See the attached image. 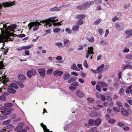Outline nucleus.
<instances>
[{
  "instance_id": "obj_1",
  "label": "nucleus",
  "mask_w": 132,
  "mask_h": 132,
  "mask_svg": "<svg viewBox=\"0 0 132 132\" xmlns=\"http://www.w3.org/2000/svg\"><path fill=\"white\" fill-rule=\"evenodd\" d=\"M40 22L45 23H46V25H44L49 26V27L51 26L52 25V23H51L50 22L49 20H43L40 22L38 21L32 22H30V24L33 25V30L34 31H35L37 30L38 29L39 26L41 25Z\"/></svg>"
},
{
  "instance_id": "obj_2",
  "label": "nucleus",
  "mask_w": 132,
  "mask_h": 132,
  "mask_svg": "<svg viewBox=\"0 0 132 132\" xmlns=\"http://www.w3.org/2000/svg\"><path fill=\"white\" fill-rule=\"evenodd\" d=\"M14 35H16L15 34L13 33H11L9 32L8 31L6 34V36L7 37H8L9 38L7 39H5V37H3L2 38V42L4 43L5 42H7L8 41H12L13 40L12 39L10 38L9 37L11 36H14Z\"/></svg>"
},
{
  "instance_id": "obj_3",
  "label": "nucleus",
  "mask_w": 132,
  "mask_h": 132,
  "mask_svg": "<svg viewBox=\"0 0 132 132\" xmlns=\"http://www.w3.org/2000/svg\"><path fill=\"white\" fill-rule=\"evenodd\" d=\"M27 76L29 78H31L32 76L36 75V72L34 69H32L31 70H29L27 73Z\"/></svg>"
},
{
  "instance_id": "obj_4",
  "label": "nucleus",
  "mask_w": 132,
  "mask_h": 132,
  "mask_svg": "<svg viewBox=\"0 0 132 132\" xmlns=\"http://www.w3.org/2000/svg\"><path fill=\"white\" fill-rule=\"evenodd\" d=\"M46 71V70L44 69L41 68L38 69V72L42 77H45Z\"/></svg>"
},
{
  "instance_id": "obj_5",
  "label": "nucleus",
  "mask_w": 132,
  "mask_h": 132,
  "mask_svg": "<svg viewBox=\"0 0 132 132\" xmlns=\"http://www.w3.org/2000/svg\"><path fill=\"white\" fill-rule=\"evenodd\" d=\"M78 85V83H72L71 86L69 87V89L72 91L76 89Z\"/></svg>"
},
{
  "instance_id": "obj_6",
  "label": "nucleus",
  "mask_w": 132,
  "mask_h": 132,
  "mask_svg": "<svg viewBox=\"0 0 132 132\" xmlns=\"http://www.w3.org/2000/svg\"><path fill=\"white\" fill-rule=\"evenodd\" d=\"M64 7V6L63 5L60 6L58 7L55 6L53 8H51L50 10V12H53L55 11H60L62 8Z\"/></svg>"
},
{
  "instance_id": "obj_7",
  "label": "nucleus",
  "mask_w": 132,
  "mask_h": 132,
  "mask_svg": "<svg viewBox=\"0 0 132 132\" xmlns=\"http://www.w3.org/2000/svg\"><path fill=\"white\" fill-rule=\"evenodd\" d=\"M17 27V25L15 24H13L12 25L6 28V29L7 30H10L11 31H13L14 32L15 30L14 29V28H15Z\"/></svg>"
},
{
  "instance_id": "obj_8",
  "label": "nucleus",
  "mask_w": 132,
  "mask_h": 132,
  "mask_svg": "<svg viewBox=\"0 0 132 132\" xmlns=\"http://www.w3.org/2000/svg\"><path fill=\"white\" fill-rule=\"evenodd\" d=\"M63 44L65 47L67 48L69 47L70 43L68 39H64L63 40Z\"/></svg>"
},
{
  "instance_id": "obj_9",
  "label": "nucleus",
  "mask_w": 132,
  "mask_h": 132,
  "mask_svg": "<svg viewBox=\"0 0 132 132\" xmlns=\"http://www.w3.org/2000/svg\"><path fill=\"white\" fill-rule=\"evenodd\" d=\"M63 73V71L59 70H56L53 72L54 75L56 77L59 76Z\"/></svg>"
},
{
  "instance_id": "obj_10",
  "label": "nucleus",
  "mask_w": 132,
  "mask_h": 132,
  "mask_svg": "<svg viewBox=\"0 0 132 132\" xmlns=\"http://www.w3.org/2000/svg\"><path fill=\"white\" fill-rule=\"evenodd\" d=\"M18 78L19 80L23 82L26 79V77L24 75L20 74L18 75Z\"/></svg>"
},
{
  "instance_id": "obj_11",
  "label": "nucleus",
  "mask_w": 132,
  "mask_h": 132,
  "mask_svg": "<svg viewBox=\"0 0 132 132\" xmlns=\"http://www.w3.org/2000/svg\"><path fill=\"white\" fill-rule=\"evenodd\" d=\"M4 110H5L4 111L2 112L3 115H7L11 114V112L10 111V109H7L6 108H5Z\"/></svg>"
},
{
  "instance_id": "obj_12",
  "label": "nucleus",
  "mask_w": 132,
  "mask_h": 132,
  "mask_svg": "<svg viewBox=\"0 0 132 132\" xmlns=\"http://www.w3.org/2000/svg\"><path fill=\"white\" fill-rule=\"evenodd\" d=\"M121 113L122 115L125 117L129 116V114L127 111L123 108H122L121 110Z\"/></svg>"
},
{
  "instance_id": "obj_13",
  "label": "nucleus",
  "mask_w": 132,
  "mask_h": 132,
  "mask_svg": "<svg viewBox=\"0 0 132 132\" xmlns=\"http://www.w3.org/2000/svg\"><path fill=\"white\" fill-rule=\"evenodd\" d=\"M70 75L68 72H65L63 75V78L64 80H67L70 78Z\"/></svg>"
},
{
  "instance_id": "obj_14",
  "label": "nucleus",
  "mask_w": 132,
  "mask_h": 132,
  "mask_svg": "<svg viewBox=\"0 0 132 132\" xmlns=\"http://www.w3.org/2000/svg\"><path fill=\"white\" fill-rule=\"evenodd\" d=\"M97 115V113L96 111H91L90 113L88 115L91 117L93 118L95 117H96Z\"/></svg>"
},
{
  "instance_id": "obj_15",
  "label": "nucleus",
  "mask_w": 132,
  "mask_h": 132,
  "mask_svg": "<svg viewBox=\"0 0 132 132\" xmlns=\"http://www.w3.org/2000/svg\"><path fill=\"white\" fill-rule=\"evenodd\" d=\"M86 17V15L84 14H78L76 16V18L80 20H82L84 18H85Z\"/></svg>"
},
{
  "instance_id": "obj_16",
  "label": "nucleus",
  "mask_w": 132,
  "mask_h": 132,
  "mask_svg": "<svg viewBox=\"0 0 132 132\" xmlns=\"http://www.w3.org/2000/svg\"><path fill=\"white\" fill-rule=\"evenodd\" d=\"M7 90L9 93L11 94H15L16 92V90L12 87L9 88L7 89Z\"/></svg>"
},
{
  "instance_id": "obj_17",
  "label": "nucleus",
  "mask_w": 132,
  "mask_h": 132,
  "mask_svg": "<svg viewBox=\"0 0 132 132\" xmlns=\"http://www.w3.org/2000/svg\"><path fill=\"white\" fill-rule=\"evenodd\" d=\"M94 2L93 1L87 2L84 3L86 9L88 8L90 5L94 4Z\"/></svg>"
},
{
  "instance_id": "obj_18",
  "label": "nucleus",
  "mask_w": 132,
  "mask_h": 132,
  "mask_svg": "<svg viewBox=\"0 0 132 132\" xmlns=\"http://www.w3.org/2000/svg\"><path fill=\"white\" fill-rule=\"evenodd\" d=\"M101 120L99 118H97L95 121V123L96 126H99L101 123Z\"/></svg>"
},
{
  "instance_id": "obj_19",
  "label": "nucleus",
  "mask_w": 132,
  "mask_h": 132,
  "mask_svg": "<svg viewBox=\"0 0 132 132\" xmlns=\"http://www.w3.org/2000/svg\"><path fill=\"white\" fill-rule=\"evenodd\" d=\"M40 125L43 128L44 132H50L49 130L47 128L45 125H44L43 123H41Z\"/></svg>"
},
{
  "instance_id": "obj_20",
  "label": "nucleus",
  "mask_w": 132,
  "mask_h": 132,
  "mask_svg": "<svg viewBox=\"0 0 132 132\" xmlns=\"http://www.w3.org/2000/svg\"><path fill=\"white\" fill-rule=\"evenodd\" d=\"M64 128L66 131H69L71 129V127L70 124H67L64 126Z\"/></svg>"
},
{
  "instance_id": "obj_21",
  "label": "nucleus",
  "mask_w": 132,
  "mask_h": 132,
  "mask_svg": "<svg viewBox=\"0 0 132 132\" xmlns=\"http://www.w3.org/2000/svg\"><path fill=\"white\" fill-rule=\"evenodd\" d=\"M93 48L92 47H90L88 48V53L89 54H94V53L93 51Z\"/></svg>"
},
{
  "instance_id": "obj_22",
  "label": "nucleus",
  "mask_w": 132,
  "mask_h": 132,
  "mask_svg": "<svg viewBox=\"0 0 132 132\" xmlns=\"http://www.w3.org/2000/svg\"><path fill=\"white\" fill-rule=\"evenodd\" d=\"M76 94L80 98L82 97L84 95V94L80 91H77Z\"/></svg>"
},
{
  "instance_id": "obj_23",
  "label": "nucleus",
  "mask_w": 132,
  "mask_h": 132,
  "mask_svg": "<svg viewBox=\"0 0 132 132\" xmlns=\"http://www.w3.org/2000/svg\"><path fill=\"white\" fill-rule=\"evenodd\" d=\"M77 8L79 9L80 10L81 9H86L84 3H83L82 5L78 6L77 7Z\"/></svg>"
},
{
  "instance_id": "obj_24",
  "label": "nucleus",
  "mask_w": 132,
  "mask_h": 132,
  "mask_svg": "<svg viewBox=\"0 0 132 132\" xmlns=\"http://www.w3.org/2000/svg\"><path fill=\"white\" fill-rule=\"evenodd\" d=\"M10 86L13 87L16 89H18L19 88L18 86L15 83H11L10 84Z\"/></svg>"
},
{
  "instance_id": "obj_25",
  "label": "nucleus",
  "mask_w": 132,
  "mask_h": 132,
  "mask_svg": "<svg viewBox=\"0 0 132 132\" xmlns=\"http://www.w3.org/2000/svg\"><path fill=\"white\" fill-rule=\"evenodd\" d=\"M4 105L6 107H11L13 106V105L11 103L7 102L4 104Z\"/></svg>"
},
{
  "instance_id": "obj_26",
  "label": "nucleus",
  "mask_w": 132,
  "mask_h": 132,
  "mask_svg": "<svg viewBox=\"0 0 132 132\" xmlns=\"http://www.w3.org/2000/svg\"><path fill=\"white\" fill-rule=\"evenodd\" d=\"M23 129V127L21 126H19L16 127L15 130L18 132H20Z\"/></svg>"
},
{
  "instance_id": "obj_27",
  "label": "nucleus",
  "mask_w": 132,
  "mask_h": 132,
  "mask_svg": "<svg viewBox=\"0 0 132 132\" xmlns=\"http://www.w3.org/2000/svg\"><path fill=\"white\" fill-rule=\"evenodd\" d=\"M76 77H72L68 81V82H71L75 81L76 79Z\"/></svg>"
},
{
  "instance_id": "obj_28",
  "label": "nucleus",
  "mask_w": 132,
  "mask_h": 132,
  "mask_svg": "<svg viewBox=\"0 0 132 132\" xmlns=\"http://www.w3.org/2000/svg\"><path fill=\"white\" fill-rule=\"evenodd\" d=\"M125 33L128 36H132V30H126Z\"/></svg>"
},
{
  "instance_id": "obj_29",
  "label": "nucleus",
  "mask_w": 132,
  "mask_h": 132,
  "mask_svg": "<svg viewBox=\"0 0 132 132\" xmlns=\"http://www.w3.org/2000/svg\"><path fill=\"white\" fill-rule=\"evenodd\" d=\"M79 28V25H75L72 27V30H73L77 31L78 30Z\"/></svg>"
},
{
  "instance_id": "obj_30",
  "label": "nucleus",
  "mask_w": 132,
  "mask_h": 132,
  "mask_svg": "<svg viewBox=\"0 0 132 132\" xmlns=\"http://www.w3.org/2000/svg\"><path fill=\"white\" fill-rule=\"evenodd\" d=\"M132 68V66L130 65H125L123 68V70H125L126 69H131Z\"/></svg>"
},
{
  "instance_id": "obj_31",
  "label": "nucleus",
  "mask_w": 132,
  "mask_h": 132,
  "mask_svg": "<svg viewBox=\"0 0 132 132\" xmlns=\"http://www.w3.org/2000/svg\"><path fill=\"white\" fill-rule=\"evenodd\" d=\"M95 122L94 120L93 119H90L89 120L88 123L89 125H93Z\"/></svg>"
},
{
  "instance_id": "obj_32",
  "label": "nucleus",
  "mask_w": 132,
  "mask_h": 132,
  "mask_svg": "<svg viewBox=\"0 0 132 132\" xmlns=\"http://www.w3.org/2000/svg\"><path fill=\"white\" fill-rule=\"evenodd\" d=\"M125 93V90L122 88L120 89L119 91V94L120 95L122 96Z\"/></svg>"
},
{
  "instance_id": "obj_33",
  "label": "nucleus",
  "mask_w": 132,
  "mask_h": 132,
  "mask_svg": "<svg viewBox=\"0 0 132 132\" xmlns=\"http://www.w3.org/2000/svg\"><path fill=\"white\" fill-rule=\"evenodd\" d=\"M87 45V44H84L83 46L82 45H80L79 46V48L78 49V50H82L84 47Z\"/></svg>"
},
{
  "instance_id": "obj_34",
  "label": "nucleus",
  "mask_w": 132,
  "mask_h": 132,
  "mask_svg": "<svg viewBox=\"0 0 132 132\" xmlns=\"http://www.w3.org/2000/svg\"><path fill=\"white\" fill-rule=\"evenodd\" d=\"M113 110L116 113L119 112L120 111V109L119 108L116 107H113Z\"/></svg>"
},
{
  "instance_id": "obj_35",
  "label": "nucleus",
  "mask_w": 132,
  "mask_h": 132,
  "mask_svg": "<svg viewBox=\"0 0 132 132\" xmlns=\"http://www.w3.org/2000/svg\"><path fill=\"white\" fill-rule=\"evenodd\" d=\"M116 104L119 108L122 107V105L121 102L118 101L116 103Z\"/></svg>"
},
{
  "instance_id": "obj_36",
  "label": "nucleus",
  "mask_w": 132,
  "mask_h": 132,
  "mask_svg": "<svg viewBox=\"0 0 132 132\" xmlns=\"http://www.w3.org/2000/svg\"><path fill=\"white\" fill-rule=\"evenodd\" d=\"M100 86L101 87H106L107 86V85L106 83H99Z\"/></svg>"
},
{
  "instance_id": "obj_37",
  "label": "nucleus",
  "mask_w": 132,
  "mask_h": 132,
  "mask_svg": "<svg viewBox=\"0 0 132 132\" xmlns=\"http://www.w3.org/2000/svg\"><path fill=\"white\" fill-rule=\"evenodd\" d=\"M104 67V65L103 64H102L100 65L99 67H97V70L98 71H100L101 70H102V69Z\"/></svg>"
},
{
  "instance_id": "obj_38",
  "label": "nucleus",
  "mask_w": 132,
  "mask_h": 132,
  "mask_svg": "<svg viewBox=\"0 0 132 132\" xmlns=\"http://www.w3.org/2000/svg\"><path fill=\"white\" fill-rule=\"evenodd\" d=\"M87 40L89 42L91 43H93L94 41V39L93 37H92L90 38H87Z\"/></svg>"
},
{
  "instance_id": "obj_39",
  "label": "nucleus",
  "mask_w": 132,
  "mask_h": 132,
  "mask_svg": "<svg viewBox=\"0 0 132 132\" xmlns=\"http://www.w3.org/2000/svg\"><path fill=\"white\" fill-rule=\"evenodd\" d=\"M101 21V20L100 19H98L96 21L94 22L93 23V25H97Z\"/></svg>"
},
{
  "instance_id": "obj_40",
  "label": "nucleus",
  "mask_w": 132,
  "mask_h": 132,
  "mask_svg": "<svg viewBox=\"0 0 132 132\" xmlns=\"http://www.w3.org/2000/svg\"><path fill=\"white\" fill-rule=\"evenodd\" d=\"M53 69H48L47 71V73L49 75H50L52 73Z\"/></svg>"
},
{
  "instance_id": "obj_41",
  "label": "nucleus",
  "mask_w": 132,
  "mask_h": 132,
  "mask_svg": "<svg viewBox=\"0 0 132 132\" xmlns=\"http://www.w3.org/2000/svg\"><path fill=\"white\" fill-rule=\"evenodd\" d=\"M93 72L94 73H101L102 72V70L98 71V70H97V69H96V70H94V71H93Z\"/></svg>"
},
{
  "instance_id": "obj_42",
  "label": "nucleus",
  "mask_w": 132,
  "mask_h": 132,
  "mask_svg": "<svg viewBox=\"0 0 132 132\" xmlns=\"http://www.w3.org/2000/svg\"><path fill=\"white\" fill-rule=\"evenodd\" d=\"M10 120H8L6 121H4L3 122V125H5L7 124L10 123Z\"/></svg>"
},
{
  "instance_id": "obj_43",
  "label": "nucleus",
  "mask_w": 132,
  "mask_h": 132,
  "mask_svg": "<svg viewBox=\"0 0 132 132\" xmlns=\"http://www.w3.org/2000/svg\"><path fill=\"white\" fill-rule=\"evenodd\" d=\"M106 44V42L105 41L103 40H102L99 43L100 45H105Z\"/></svg>"
},
{
  "instance_id": "obj_44",
  "label": "nucleus",
  "mask_w": 132,
  "mask_h": 132,
  "mask_svg": "<svg viewBox=\"0 0 132 132\" xmlns=\"http://www.w3.org/2000/svg\"><path fill=\"white\" fill-rule=\"evenodd\" d=\"M100 97L101 100L103 101H105V97L104 95H101Z\"/></svg>"
},
{
  "instance_id": "obj_45",
  "label": "nucleus",
  "mask_w": 132,
  "mask_h": 132,
  "mask_svg": "<svg viewBox=\"0 0 132 132\" xmlns=\"http://www.w3.org/2000/svg\"><path fill=\"white\" fill-rule=\"evenodd\" d=\"M3 61H1L0 62V70L3 68L4 67V66L3 63Z\"/></svg>"
},
{
  "instance_id": "obj_46",
  "label": "nucleus",
  "mask_w": 132,
  "mask_h": 132,
  "mask_svg": "<svg viewBox=\"0 0 132 132\" xmlns=\"http://www.w3.org/2000/svg\"><path fill=\"white\" fill-rule=\"evenodd\" d=\"M0 99L3 101H5L6 100V97L4 96H2L0 97Z\"/></svg>"
},
{
  "instance_id": "obj_47",
  "label": "nucleus",
  "mask_w": 132,
  "mask_h": 132,
  "mask_svg": "<svg viewBox=\"0 0 132 132\" xmlns=\"http://www.w3.org/2000/svg\"><path fill=\"white\" fill-rule=\"evenodd\" d=\"M116 120L114 119H109L108 121V122L110 123L113 124L115 122Z\"/></svg>"
},
{
  "instance_id": "obj_48",
  "label": "nucleus",
  "mask_w": 132,
  "mask_h": 132,
  "mask_svg": "<svg viewBox=\"0 0 132 132\" xmlns=\"http://www.w3.org/2000/svg\"><path fill=\"white\" fill-rule=\"evenodd\" d=\"M77 67L75 64H73L71 65V69L75 70Z\"/></svg>"
},
{
  "instance_id": "obj_49",
  "label": "nucleus",
  "mask_w": 132,
  "mask_h": 132,
  "mask_svg": "<svg viewBox=\"0 0 132 132\" xmlns=\"http://www.w3.org/2000/svg\"><path fill=\"white\" fill-rule=\"evenodd\" d=\"M84 66L86 68H88V65L87 64V62L86 60H85L84 61Z\"/></svg>"
},
{
  "instance_id": "obj_50",
  "label": "nucleus",
  "mask_w": 132,
  "mask_h": 132,
  "mask_svg": "<svg viewBox=\"0 0 132 132\" xmlns=\"http://www.w3.org/2000/svg\"><path fill=\"white\" fill-rule=\"evenodd\" d=\"M76 23L79 25H82L83 23V22L82 20H78Z\"/></svg>"
},
{
  "instance_id": "obj_51",
  "label": "nucleus",
  "mask_w": 132,
  "mask_h": 132,
  "mask_svg": "<svg viewBox=\"0 0 132 132\" xmlns=\"http://www.w3.org/2000/svg\"><path fill=\"white\" fill-rule=\"evenodd\" d=\"M106 99L107 101L109 102H110L112 101L111 97L109 96H107Z\"/></svg>"
},
{
  "instance_id": "obj_52",
  "label": "nucleus",
  "mask_w": 132,
  "mask_h": 132,
  "mask_svg": "<svg viewBox=\"0 0 132 132\" xmlns=\"http://www.w3.org/2000/svg\"><path fill=\"white\" fill-rule=\"evenodd\" d=\"M100 86V85H96V88L97 90L99 92H100L101 91V89Z\"/></svg>"
},
{
  "instance_id": "obj_53",
  "label": "nucleus",
  "mask_w": 132,
  "mask_h": 132,
  "mask_svg": "<svg viewBox=\"0 0 132 132\" xmlns=\"http://www.w3.org/2000/svg\"><path fill=\"white\" fill-rule=\"evenodd\" d=\"M130 6L129 4H127L124 5L123 6L124 9L126 10L127 8L129 7Z\"/></svg>"
},
{
  "instance_id": "obj_54",
  "label": "nucleus",
  "mask_w": 132,
  "mask_h": 132,
  "mask_svg": "<svg viewBox=\"0 0 132 132\" xmlns=\"http://www.w3.org/2000/svg\"><path fill=\"white\" fill-rule=\"evenodd\" d=\"M60 30V29L59 28H56L53 30V32L55 33H57Z\"/></svg>"
},
{
  "instance_id": "obj_55",
  "label": "nucleus",
  "mask_w": 132,
  "mask_h": 132,
  "mask_svg": "<svg viewBox=\"0 0 132 132\" xmlns=\"http://www.w3.org/2000/svg\"><path fill=\"white\" fill-rule=\"evenodd\" d=\"M65 31L66 32H68V33L71 34V31L68 28H66L65 29Z\"/></svg>"
},
{
  "instance_id": "obj_56",
  "label": "nucleus",
  "mask_w": 132,
  "mask_h": 132,
  "mask_svg": "<svg viewBox=\"0 0 132 132\" xmlns=\"http://www.w3.org/2000/svg\"><path fill=\"white\" fill-rule=\"evenodd\" d=\"M77 66L81 70L83 69V68L82 67V64H77Z\"/></svg>"
},
{
  "instance_id": "obj_57",
  "label": "nucleus",
  "mask_w": 132,
  "mask_h": 132,
  "mask_svg": "<svg viewBox=\"0 0 132 132\" xmlns=\"http://www.w3.org/2000/svg\"><path fill=\"white\" fill-rule=\"evenodd\" d=\"M104 68L103 69L104 70H107L108 69L110 68V66L109 65H106L104 66Z\"/></svg>"
},
{
  "instance_id": "obj_58",
  "label": "nucleus",
  "mask_w": 132,
  "mask_h": 132,
  "mask_svg": "<svg viewBox=\"0 0 132 132\" xmlns=\"http://www.w3.org/2000/svg\"><path fill=\"white\" fill-rule=\"evenodd\" d=\"M6 127L7 128L9 129L12 128L13 126L12 125L10 124L7 125L6 126Z\"/></svg>"
},
{
  "instance_id": "obj_59",
  "label": "nucleus",
  "mask_w": 132,
  "mask_h": 132,
  "mask_svg": "<svg viewBox=\"0 0 132 132\" xmlns=\"http://www.w3.org/2000/svg\"><path fill=\"white\" fill-rule=\"evenodd\" d=\"M105 31L106 33L105 34L104 36L105 37H106L109 33V30L108 29H107Z\"/></svg>"
},
{
  "instance_id": "obj_60",
  "label": "nucleus",
  "mask_w": 132,
  "mask_h": 132,
  "mask_svg": "<svg viewBox=\"0 0 132 132\" xmlns=\"http://www.w3.org/2000/svg\"><path fill=\"white\" fill-rule=\"evenodd\" d=\"M118 125L120 127H122L125 125L124 123L122 122H119Z\"/></svg>"
},
{
  "instance_id": "obj_61",
  "label": "nucleus",
  "mask_w": 132,
  "mask_h": 132,
  "mask_svg": "<svg viewBox=\"0 0 132 132\" xmlns=\"http://www.w3.org/2000/svg\"><path fill=\"white\" fill-rule=\"evenodd\" d=\"M56 59L57 60H62V58L60 56H58L56 57Z\"/></svg>"
},
{
  "instance_id": "obj_62",
  "label": "nucleus",
  "mask_w": 132,
  "mask_h": 132,
  "mask_svg": "<svg viewBox=\"0 0 132 132\" xmlns=\"http://www.w3.org/2000/svg\"><path fill=\"white\" fill-rule=\"evenodd\" d=\"M118 20V18L117 16H115L114 18H113L112 19V21L114 22H115L116 20Z\"/></svg>"
},
{
  "instance_id": "obj_63",
  "label": "nucleus",
  "mask_w": 132,
  "mask_h": 132,
  "mask_svg": "<svg viewBox=\"0 0 132 132\" xmlns=\"http://www.w3.org/2000/svg\"><path fill=\"white\" fill-rule=\"evenodd\" d=\"M71 74L75 76H78V74L77 73L73 71L71 73Z\"/></svg>"
},
{
  "instance_id": "obj_64",
  "label": "nucleus",
  "mask_w": 132,
  "mask_h": 132,
  "mask_svg": "<svg viewBox=\"0 0 132 132\" xmlns=\"http://www.w3.org/2000/svg\"><path fill=\"white\" fill-rule=\"evenodd\" d=\"M95 3L97 4H100L102 2V0H96Z\"/></svg>"
}]
</instances>
